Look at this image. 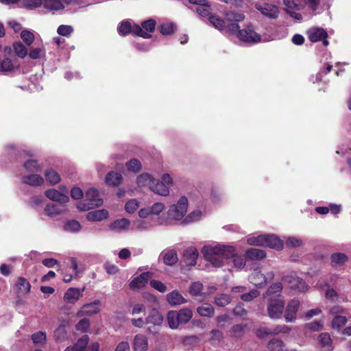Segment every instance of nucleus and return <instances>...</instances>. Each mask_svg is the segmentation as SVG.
Here are the masks:
<instances>
[{
  "mask_svg": "<svg viewBox=\"0 0 351 351\" xmlns=\"http://www.w3.org/2000/svg\"><path fill=\"white\" fill-rule=\"evenodd\" d=\"M117 31L119 35L125 36L130 34H132L134 35V25H132V23L128 21H121L118 27Z\"/></svg>",
  "mask_w": 351,
  "mask_h": 351,
  "instance_id": "30",
  "label": "nucleus"
},
{
  "mask_svg": "<svg viewBox=\"0 0 351 351\" xmlns=\"http://www.w3.org/2000/svg\"><path fill=\"white\" fill-rule=\"evenodd\" d=\"M103 204V200L99 197V191L95 189H89L86 191V199L77 204L80 210H89L95 207H99Z\"/></svg>",
  "mask_w": 351,
  "mask_h": 351,
  "instance_id": "3",
  "label": "nucleus"
},
{
  "mask_svg": "<svg viewBox=\"0 0 351 351\" xmlns=\"http://www.w3.org/2000/svg\"><path fill=\"white\" fill-rule=\"evenodd\" d=\"M22 183L32 186H40L44 184V179L38 174H29L21 178Z\"/></svg>",
  "mask_w": 351,
  "mask_h": 351,
  "instance_id": "23",
  "label": "nucleus"
},
{
  "mask_svg": "<svg viewBox=\"0 0 351 351\" xmlns=\"http://www.w3.org/2000/svg\"><path fill=\"white\" fill-rule=\"evenodd\" d=\"M275 335L274 327H262L257 330L256 335L258 337L263 339L268 335Z\"/></svg>",
  "mask_w": 351,
  "mask_h": 351,
  "instance_id": "53",
  "label": "nucleus"
},
{
  "mask_svg": "<svg viewBox=\"0 0 351 351\" xmlns=\"http://www.w3.org/2000/svg\"><path fill=\"white\" fill-rule=\"evenodd\" d=\"M246 256L251 260H261L266 256L264 250L257 248H250L246 251Z\"/></svg>",
  "mask_w": 351,
  "mask_h": 351,
  "instance_id": "36",
  "label": "nucleus"
},
{
  "mask_svg": "<svg viewBox=\"0 0 351 351\" xmlns=\"http://www.w3.org/2000/svg\"><path fill=\"white\" fill-rule=\"evenodd\" d=\"M24 167L29 171L36 172L41 169L36 160H28L24 163Z\"/></svg>",
  "mask_w": 351,
  "mask_h": 351,
  "instance_id": "50",
  "label": "nucleus"
},
{
  "mask_svg": "<svg viewBox=\"0 0 351 351\" xmlns=\"http://www.w3.org/2000/svg\"><path fill=\"white\" fill-rule=\"evenodd\" d=\"M158 29L163 36H168L173 34L177 30V26L173 23H165L160 24Z\"/></svg>",
  "mask_w": 351,
  "mask_h": 351,
  "instance_id": "35",
  "label": "nucleus"
},
{
  "mask_svg": "<svg viewBox=\"0 0 351 351\" xmlns=\"http://www.w3.org/2000/svg\"><path fill=\"white\" fill-rule=\"evenodd\" d=\"M128 169L130 171L138 172L142 168L141 162L137 159H132L126 163Z\"/></svg>",
  "mask_w": 351,
  "mask_h": 351,
  "instance_id": "52",
  "label": "nucleus"
},
{
  "mask_svg": "<svg viewBox=\"0 0 351 351\" xmlns=\"http://www.w3.org/2000/svg\"><path fill=\"white\" fill-rule=\"evenodd\" d=\"M149 208L152 215H158L165 209V205L161 202H156Z\"/></svg>",
  "mask_w": 351,
  "mask_h": 351,
  "instance_id": "59",
  "label": "nucleus"
},
{
  "mask_svg": "<svg viewBox=\"0 0 351 351\" xmlns=\"http://www.w3.org/2000/svg\"><path fill=\"white\" fill-rule=\"evenodd\" d=\"M138 202L136 199H130L125 204V210L129 213H133L138 208Z\"/></svg>",
  "mask_w": 351,
  "mask_h": 351,
  "instance_id": "60",
  "label": "nucleus"
},
{
  "mask_svg": "<svg viewBox=\"0 0 351 351\" xmlns=\"http://www.w3.org/2000/svg\"><path fill=\"white\" fill-rule=\"evenodd\" d=\"M347 322V318L345 316L337 315L332 321V326L333 328H340L343 326Z\"/></svg>",
  "mask_w": 351,
  "mask_h": 351,
  "instance_id": "55",
  "label": "nucleus"
},
{
  "mask_svg": "<svg viewBox=\"0 0 351 351\" xmlns=\"http://www.w3.org/2000/svg\"><path fill=\"white\" fill-rule=\"evenodd\" d=\"M160 256L162 257L164 263L169 266L174 265L178 261L177 252L174 250H164Z\"/></svg>",
  "mask_w": 351,
  "mask_h": 351,
  "instance_id": "27",
  "label": "nucleus"
},
{
  "mask_svg": "<svg viewBox=\"0 0 351 351\" xmlns=\"http://www.w3.org/2000/svg\"><path fill=\"white\" fill-rule=\"evenodd\" d=\"M300 302L298 299H293L288 302L285 311V319L286 322H294L297 319V312L299 310Z\"/></svg>",
  "mask_w": 351,
  "mask_h": 351,
  "instance_id": "11",
  "label": "nucleus"
},
{
  "mask_svg": "<svg viewBox=\"0 0 351 351\" xmlns=\"http://www.w3.org/2000/svg\"><path fill=\"white\" fill-rule=\"evenodd\" d=\"M284 298L281 295H277L271 298L267 304V313L272 319H280L285 308Z\"/></svg>",
  "mask_w": 351,
  "mask_h": 351,
  "instance_id": "5",
  "label": "nucleus"
},
{
  "mask_svg": "<svg viewBox=\"0 0 351 351\" xmlns=\"http://www.w3.org/2000/svg\"><path fill=\"white\" fill-rule=\"evenodd\" d=\"M154 180L149 174L144 173L137 177L136 183L138 186H148L150 188Z\"/></svg>",
  "mask_w": 351,
  "mask_h": 351,
  "instance_id": "40",
  "label": "nucleus"
},
{
  "mask_svg": "<svg viewBox=\"0 0 351 351\" xmlns=\"http://www.w3.org/2000/svg\"><path fill=\"white\" fill-rule=\"evenodd\" d=\"M163 319L162 313L158 309L152 308L145 319V324L154 326H159L162 324Z\"/></svg>",
  "mask_w": 351,
  "mask_h": 351,
  "instance_id": "17",
  "label": "nucleus"
},
{
  "mask_svg": "<svg viewBox=\"0 0 351 351\" xmlns=\"http://www.w3.org/2000/svg\"><path fill=\"white\" fill-rule=\"evenodd\" d=\"M197 311L200 316L210 317L214 315L215 309L211 304L204 303L197 307Z\"/></svg>",
  "mask_w": 351,
  "mask_h": 351,
  "instance_id": "37",
  "label": "nucleus"
},
{
  "mask_svg": "<svg viewBox=\"0 0 351 351\" xmlns=\"http://www.w3.org/2000/svg\"><path fill=\"white\" fill-rule=\"evenodd\" d=\"M73 27L70 25H61L58 28V34L62 36H67L73 32Z\"/></svg>",
  "mask_w": 351,
  "mask_h": 351,
  "instance_id": "63",
  "label": "nucleus"
},
{
  "mask_svg": "<svg viewBox=\"0 0 351 351\" xmlns=\"http://www.w3.org/2000/svg\"><path fill=\"white\" fill-rule=\"evenodd\" d=\"M202 252L205 259L215 267H222L224 264V260L228 261L229 259L238 269H242L245 265V259L242 256L235 254L232 246H204Z\"/></svg>",
  "mask_w": 351,
  "mask_h": 351,
  "instance_id": "1",
  "label": "nucleus"
},
{
  "mask_svg": "<svg viewBox=\"0 0 351 351\" xmlns=\"http://www.w3.org/2000/svg\"><path fill=\"white\" fill-rule=\"evenodd\" d=\"M21 38L27 46L31 45L34 40V34L27 30H23L21 32Z\"/></svg>",
  "mask_w": 351,
  "mask_h": 351,
  "instance_id": "54",
  "label": "nucleus"
},
{
  "mask_svg": "<svg viewBox=\"0 0 351 351\" xmlns=\"http://www.w3.org/2000/svg\"><path fill=\"white\" fill-rule=\"evenodd\" d=\"M190 4L196 5L197 12L202 16H210L211 7L208 0H188Z\"/></svg>",
  "mask_w": 351,
  "mask_h": 351,
  "instance_id": "14",
  "label": "nucleus"
},
{
  "mask_svg": "<svg viewBox=\"0 0 351 351\" xmlns=\"http://www.w3.org/2000/svg\"><path fill=\"white\" fill-rule=\"evenodd\" d=\"M108 217V211L106 209L95 210L87 213L86 219L90 221H101Z\"/></svg>",
  "mask_w": 351,
  "mask_h": 351,
  "instance_id": "26",
  "label": "nucleus"
},
{
  "mask_svg": "<svg viewBox=\"0 0 351 351\" xmlns=\"http://www.w3.org/2000/svg\"><path fill=\"white\" fill-rule=\"evenodd\" d=\"M152 276L153 274L149 271L142 273L130 282V288L133 290L139 289L147 283L148 280L150 279Z\"/></svg>",
  "mask_w": 351,
  "mask_h": 351,
  "instance_id": "15",
  "label": "nucleus"
},
{
  "mask_svg": "<svg viewBox=\"0 0 351 351\" xmlns=\"http://www.w3.org/2000/svg\"><path fill=\"white\" fill-rule=\"evenodd\" d=\"M247 241L250 245L269 247L276 250H280L283 246L282 241L274 234H261L250 237Z\"/></svg>",
  "mask_w": 351,
  "mask_h": 351,
  "instance_id": "2",
  "label": "nucleus"
},
{
  "mask_svg": "<svg viewBox=\"0 0 351 351\" xmlns=\"http://www.w3.org/2000/svg\"><path fill=\"white\" fill-rule=\"evenodd\" d=\"M130 226V221L125 218H122L121 219H118L112 223L109 228L111 230L119 232L122 230L128 229Z\"/></svg>",
  "mask_w": 351,
  "mask_h": 351,
  "instance_id": "31",
  "label": "nucleus"
},
{
  "mask_svg": "<svg viewBox=\"0 0 351 351\" xmlns=\"http://www.w3.org/2000/svg\"><path fill=\"white\" fill-rule=\"evenodd\" d=\"M147 339L142 335H137L134 339V348L136 351H145L147 349Z\"/></svg>",
  "mask_w": 351,
  "mask_h": 351,
  "instance_id": "29",
  "label": "nucleus"
},
{
  "mask_svg": "<svg viewBox=\"0 0 351 351\" xmlns=\"http://www.w3.org/2000/svg\"><path fill=\"white\" fill-rule=\"evenodd\" d=\"M47 181L51 185H54L60 181V175L53 169L47 170L45 173Z\"/></svg>",
  "mask_w": 351,
  "mask_h": 351,
  "instance_id": "41",
  "label": "nucleus"
},
{
  "mask_svg": "<svg viewBox=\"0 0 351 351\" xmlns=\"http://www.w3.org/2000/svg\"><path fill=\"white\" fill-rule=\"evenodd\" d=\"M331 262L334 265H341L346 263L348 258L343 253H335L331 255Z\"/></svg>",
  "mask_w": 351,
  "mask_h": 351,
  "instance_id": "45",
  "label": "nucleus"
},
{
  "mask_svg": "<svg viewBox=\"0 0 351 351\" xmlns=\"http://www.w3.org/2000/svg\"><path fill=\"white\" fill-rule=\"evenodd\" d=\"M188 208V199L185 196H182L176 204L171 205L168 211L167 217L174 220H181L185 215Z\"/></svg>",
  "mask_w": 351,
  "mask_h": 351,
  "instance_id": "6",
  "label": "nucleus"
},
{
  "mask_svg": "<svg viewBox=\"0 0 351 351\" xmlns=\"http://www.w3.org/2000/svg\"><path fill=\"white\" fill-rule=\"evenodd\" d=\"M231 301L230 297L227 294H219L215 298V303L218 306H225Z\"/></svg>",
  "mask_w": 351,
  "mask_h": 351,
  "instance_id": "48",
  "label": "nucleus"
},
{
  "mask_svg": "<svg viewBox=\"0 0 351 351\" xmlns=\"http://www.w3.org/2000/svg\"><path fill=\"white\" fill-rule=\"evenodd\" d=\"M16 55L21 58H24L27 54L26 47L21 42H15L12 45Z\"/></svg>",
  "mask_w": 351,
  "mask_h": 351,
  "instance_id": "42",
  "label": "nucleus"
},
{
  "mask_svg": "<svg viewBox=\"0 0 351 351\" xmlns=\"http://www.w3.org/2000/svg\"><path fill=\"white\" fill-rule=\"evenodd\" d=\"M32 339L35 344H42L46 341V333L39 331L32 335Z\"/></svg>",
  "mask_w": 351,
  "mask_h": 351,
  "instance_id": "56",
  "label": "nucleus"
},
{
  "mask_svg": "<svg viewBox=\"0 0 351 351\" xmlns=\"http://www.w3.org/2000/svg\"><path fill=\"white\" fill-rule=\"evenodd\" d=\"M43 5L49 10H60L64 8L60 0H43Z\"/></svg>",
  "mask_w": 351,
  "mask_h": 351,
  "instance_id": "38",
  "label": "nucleus"
},
{
  "mask_svg": "<svg viewBox=\"0 0 351 351\" xmlns=\"http://www.w3.org/2000/svg\"><path fill=\"white\" fill-rule=\"evenodd\" d=\"M17 287L19 291L23 293H27L30 291L31 285L29 282L24 278L19 277L18 279Z\"/></svg>",
  "mask_w": 351,
  "mask_h": 351,
  "instance_id": "46",
  "label": "nucleus"
},
{
  "mask_svg": "<svg viewBox=\"0 0 351 351\" xmlns=\"http://www.w3.org/2000/svg\"><path fill=\"white\" fill-rule=\"evenodd\" d=\"M319 1L320 0H284V3L290 9L302 10L307 7L310 10L315 12Z\"/></svg>",
  "mask_w": 351,
  "mask_h": 351,
  "instance_id": "8",
  "label": "nucleus"
},
{
  "mask_svg": "<svg viewBox=\"0 0 351 351\" xmlns=\"http://www.w3.org/2000/svg\"><path fill=\"white\" fill-rule=\"evenodd\" d=\"M47 197L53 202H57L60 204H65L69 202V197L68 195L54 189H48L45 192Z\"/></svg>",
  "mask_w": 351,
  "mask_h": 351,
  "instance_id": "19",
  "label": "nucleus"
},
{
  "mask_svg": "<svg viewBox=\"0 0 351 351\" xmlns=\"http://www.w3.org/2000/svg\"><path fill=\"white\" fill-rule=\"evenodd\" d=\"M66 210L64 204H49L46 206L45 211L47 215L54 217L64 213Z\"/></svg>",
  "mask_w": 351,
  "mask_h": 351,
  "instance_id": "25",
  "label": "nucleus"
},
{
  "mask_svg": "<svg viewBox=\"0 0 351 351\" xmlns=\"http://www.w3.org/2000/svg\"><path fill=\"white\" fill-rule=\"evenodd\" d=\"M89 341V337L87 335H83L80 339L77 340L74 346L79 351H88L87 345Z\"/></svg>",
  "mask_w": 351,
  "mask_h": 351,
  "instance_id": "47",
  "label": "nucleus"
},
{
  "mask_svg": "<svg viewBox=\"0 0 351 351\" xmlns=\"http://www.w3.org/2000/svg\"><path fill=\"white\" fill-rule=\"evenodd\" d=\"M42 3V0H23L24 7L27 9H34L40 7Z\"/></svg>",
  "mask_w": 351,
  "mask_h": 351,
  "instance_id": "61",
  "label": "nucleus"
},
{
  "mask_svg": "<svg viewBox=\"0 0 351 351\" xmlns=\"http://www.w3.org/2000/svg\"><path fill=\"white\" fill-rule=\"evenodd\" d=\"M245 19V15L241 12H228L226 13V23L223 32L237 37L241 30L239 22Z\"/></svg>",
  "mask_w": 351,
  "mask_h": 351,
  "instance_id": "4",
  "label": "nucleus"
},
{
  "mask_svg": "<svg viewBox=\"0 0 351 351\" xmlns=\"http://www.w3.org/2000/svg\"><path fill=\"white\" fill-rule=\"evenodd\" d=\"M122 181V175L114 171L108 172L105 177V182L108 186H118L121 184Z\"/></svg>",
  "mask_w": 351,
  "mask_h": 351,
  "instance_id": "24",
  "label": "nucleus"
},
{
  "mask_svg": "<svg viewBox=\"0 0 351 351\" xmlns=\"http://www.w3.org/2000/svg\"><path fill=\"white\" fill-rule=\"evenodd\" d=\"M85 288L82 289L77 288H69L64 295V299L70 304H75L82 296Z\"/></svg>",
  "mask_w": 351,
  "mask_h": 351,
  "instance_id": "21",
  "label": "nucleus"
},
{
  "mask_svg": "<svg viewBox=\"0 0 351 351\" xmlns=\"http://www.w3.org/2000/svg\"><path fill=\"white\" fill-rule=\"evenodd\" d=\"M181 324L188 323L193 317V312L190 308H184L177 311Z\"/></svg>",
  "mask_w": 351,
  "mask_h": 351,
  "instance_id": "39",
  "label": "nucleus"
},
{
  "mask_svg": "<svg viewBox=\"0 0 351 351\" xmlns=\"http://www.w3.org/2000/svg\"><path fill=\"white\" fill-rule=\"evenodd\" d=\"M237 38L239 40L246 43H257L261 40V35L255 32L252 24H249L245 28L241 29Z\"/></svg>",
  "mask_w": 351,
  "mask_h": 351,
  "instance_id": "9",
  "label": "nucleus"
},
{
  "mask_svg": "<svg viewBox=\"0 0 351 351\" xmlns=\"http://www.w3.org/2000/svg\"><path fill=\"white\" fill-rule=\"evenodd\" d=\"M150 285L154 289H156L160 293H165L167 291V286L162 283L161 281L152 280L150 282Z\"/></svg>",
  "mask_w": 351,
  "mask_h": 351,
  "instance_id": "58",
  "label": "nucleus"
},
{
  "mask_svg": "<svg viewBox=\"0 0 351 351\" xmlns=\"http://www.w3.org/2000/svg\"><path fill=\"white\" fill-rule=\"evenodd\" d=\"M282 347L283 341L278 339H273L267 345V348L269 351H280L282 350Z\"/></svg>",
  "mask_w": 351,
  "mask_h": 351,
  "instance_id": "51",
  "label": "nucleus"
},
{
  "mask_svg": "<svg viewBox=\"0 0 351 351\" xmlns=\"http://www.w3.org/2000/svg\"><path fill=\"white\" fill-rule=\"evenodd\" d=\"M202 212L199 210H195L189 213L182 221V223L189 224L193 223L200 219Z\"/></svg>",
  "mask_w": 351,
  "mask_h": 351,
  "instance_id": "43",
  "label": "nucleus"
},
{
  "mask_svg": "<svg viewBox=\"0 0 351 351\" xmlns=\"http://www.w3.org/2000/svg\"><path fill=\"white\" fill-rule=\"evenodd\" d=\"M199 253L195 247H189L184 250V262L188 266H194L197 263Z\"/></svg>",
  "mask_w": 351,
  "mask_h": 351,
  "instance_id": "16",
  "label": "nucleus"
},
{
  "mask_svg": "<svg viewBox=\"0 0 351 351\" xmlns=\"http://www.w3.org/2000/svg\"><path fill=\"white\" fill-rule=\"evenodd\" d=\"M156 21L153 19H149L141 22V25L134 24V35L143 38H151L156 29Z\"/></svg>",
  "mask_w": 351,
  "mask_h": 351,
  "instance_id": "7",
  "label": "nucleus"
},
{
  "mask_svg": "<svg viewBox=\"0 0 351 351\" xmlns=\"http://www.w3.org/2000/svg\"><path fill=\"white\" fill-rule=\"evenodd\" d=\"M203 285L200 282H193L190 287L189 293L193 296H201L203 294Z\"/></svg>",
  "mask_w": 351,
  "mask_h": 351,
  "instance_id": "44",
  "label": "nucleus"
},
{
  "mask_svg": "<svg viewBox=\"0 0 351 351\" xmlns=\"http://www.w3.org/2000/svg\"><path fill=\"white\" fill-rule=\"evenodd\" d=\"M308 38L312 43L322 41L324 46L326 47L329 45L327 40L328 37V32L322 27H311L307 31Z\"/></svg>",
  "mask_w": 351,
  "mask_h": 351,
  "instance_id": "10",
  "label": "nucleus"
},
{
  "mask_svg": "<svg viewBox=\"0 0 351 351\" xmlns=\"http://www.w3.org/2000/svg\"><path fill=\"white\" fill-rule=\"evenodd\" d=\"M261 14L269 19H276L279 14L278 8L274 5L266 3L257 8Z\"/></svg>",
  "mask_w": 351,
  "mask_h": 351,
  "instance_id": "22",
  "label": "nucleus"
},
{
  "mask_svg": "<svg viewBox=\"0 0 351 351\" xmlns=\"http://www.w3.org/2000/svg\"><path fill=\"white\" fill-rule=\"evenodd\" d=\"M65 230L70 232H77L81 228L80 223L75 220L69 221L65 224Z\"/></svg>",
  "mask_w": 351,
  "mask_h": 351,
  "instance_id": "57",
  "label": "nucleus"
},
{
  "mask_svg": "<svg viewBox=\"0 0 351 351\" xmlns=\"http://www.w3.org/2000/svg\"><path fill=\"white\" fill-rule=\"evenodd\" d=\"M209 21L216 29L223 32L226 23V16L224 19H221L217 15L212 14L209 16Z\"/></svg>",
  "mask_w": 351,
  "mask_h": 351,
  "instance_id": "32",
  "label": "nucleus"
},
{
  "mask_svg": "<svg viewBox=\"0 0 351 351\" xmlns=\"http://www.w3.org/2000/svg\"><path fill=\"white\" fill-rule=\"evenodd\" d=\"M167 302L172 306L180 305L186 302V299L178 291H173L167 295Z\"/></svg>",
  "mask_w": 351,
  "mask_h": 351,
  "instance_id": "28",
  "label": "nucleus"
},
{
  "mask_svg": "<svg viewBox=\"0 0 351 351\" xmlns=\"http://www.w3.org/2000/svg\"><path fill=\"white\" fill-rule=\"evenodd\" d=\"M283 280L288 284L289 288L291 289L304 291L307 289V285L305 282L296 276L289 275L285 276Z\"/></svg>",
  "mask_w": 351,
  "mask_h": 351,
  "instance_id": "13",
  "label": "nucleus"
},
{
  "mask_svg": "<svg viewBox=\"0 0 351 351\" xmlns=\"http://www.w3.org/2000/svg\"><path fill=\"white\" fill-rule=\"evenodd\" d=\"M259 292L257 290H251L250 292L244 293L241 295V299L245 302L252 301L253 299L258 297Z\"/></svg>",
  "mask_w": 351,
  "mask_h": 351,
  "instance_id": "64",
  "label": "nucleus"
},
{
  "mask_svg": "<svg viewBox=\"0 0 351 351\" xmlns=\"http://www.w3.org/2000/svg\"><path fill=\"white\" fill-rule=\"evenodd\" d=\"M15 66L10 58H5L0 61V71L8 72L14 70Z\"/></svg>",
  "mask_w": 351,
  "mask_h": 351,
  "instance_id": "49",
  "label": "nucleus"
},
{
  "mask_svg": "<svg viewBox=\"0 0 351 351\" xmlns=\"http://www.w3.org/2000/svg\"><path fill=\"white\" fill-rule=\"evenodd\" d=\"M274 278V273L269 272L267 276L263 274L259 269H255L253 272L249 276V280L251 283L256 287H261L264 285L267 280H272Z\"/></svg>",
  "mask_w": 351,
  "mask_h": 351,
  "instance_id": "12",
  "label": "nucleus"
},
{
  "mask_svg": "<svg viewBox=\"0 0 351 351\" xmlns=\"http://www.w3.org/2000/svg\"><path fill=\"white\" fill-rule=\"evenodd\" d=\"M100 301L98 300H95L93 302L84 304L81 310L78 312V315H93L98 313L100 311L99 304Z\"/></svg>",
  "mask_w": 351,
  "mask_h": 351,
  "instance_id": "18",
  "label": "nucleus"
},
{
  "mask_svg": "<svg viewBox=\"0 0 351 351\" xmlns=\"http://www.w3.org/2000/svg\"><path fill=\"white\" fill-rule=\"evenodd\" d=\"M318 341L319 345L326 348L327 350L330 351L332 350V341L330 338V336L327 332H322L318 337Z\"/></svg>",
  "mask_w": 351,
  "mask_h": 351,
  "instance_id": "33",
  "label": "nucleus"
},
{
  "mask_svg": "<svg viewBox=\"0 0 351 351\" xmlns=\"http://www.w3.org/2000/svg\"><path fill=\"white\" fill-rule=\"evenodd\" d=\"M282 289V285L281 282H276L272 284L266 291L267 295H270L273 293L280 292Z\"/></svg>",
  "mask_w": 351,
  "mask_h": 351,
  "instance_id": "62",
  "label": "nucleus"
},
{
  "mask_svg": "<svg viewBox=\"0 0 351 351\" xmlns=\"http://www.w3.org/2000/svg\"><path fill=\"white\" fill-rule=\"evenodd\" d=\"M167 322L171 329H177L181 324L177 311H171L167 313Z\"/></svg>",
  "mask_w": 351,
  "mask_h": 351,
  "instance_id": "34",
  "label": "nucleus"
},
{
  "mask_svg": "<svg viewBox=\"0 0 351 351\" xmlns=\"http://www.w3.org/2000/svg\"><path fill=\"white\" fill-rule=\"evenodd\" d=\"M149 189L161 196H167L169 194V189L166 184L158 179H154V181H152Z\"/></svg>",
  "mask_w": 351,
  "mask_h": 351,
  "instance_id": "20",
  "label": "nucleus"
}]
</instances>
